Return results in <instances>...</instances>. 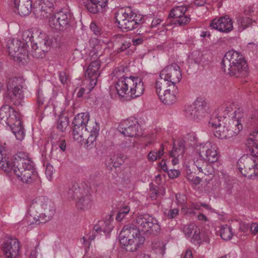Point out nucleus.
Masks as SVG:
<instances>
[{
	"mask_svg": "<svg viewBox=\"0 0 258 258\" xmlns=\"http://www.w3.org/2000/svg\"><path fill=\"white\" fill-rule=\"evenodd\" d=\"M249 226L248 223L244 222H241L239 223V230L243 233H245L249 230Z\"/></svg>",
	"mask_w": 258,
	"mask_h": 258,
	"instance_id": "nucleus-59",
	"label": "nucleus"
},
{
	"mask_svg": "<svg viewBox=\"0 0 258 258\" xmlns=\"http://www.w3.org/2000/svg\"><path fill=\"white\" fill-rule=\"evenodd\" d=\"M14 10L21 16L28 15L32 10L31 0H13Z\"/></svg>",
	"mask_w": 258,
	"mask_h": 258,
	"instance_id": "nucleus-26",
	"label": "nucleus"
},
{
	"mask_svg": "<svg viewBox=\"0 0 258 258\" xmlns=\"http://www.w3.org/2000/svg\"><path fill=\"white\" fill-rule=\"evenodd\" d=\"M28 170H22L20 173L15 174L18 179L26 183H32L39 180V177L35 166L31 167L28 166Z\"/></svg>",
	"mask_w": 258,
	"mask_h": 258,
	"instance_id": "nucleus-25",
	"label": "nucleus"
},
{
	"mask_svg": "<svg viewBox=\"0 0 258 258\" xmlns=\"http://www.w3.org/2000/svg\"><path fill=\"white\" fill-rule=\"evenodd\" d=\"M177 204H183L186 200V196L183 194H177L175 196Z\"/></svg>",
	"mask_w": 258,
	"mask_h": 258,
	"instance_id": "nucleus-57",
	"label": "nucleus"
},
{
	"mask_svg": "<svg viewBox=\"0 0 258 258\" xmlns=\"http://www.w3.org/2000/svg\"><path fill=\"white\" fill-rule=\"evenodd\" d=\"M2 250L5 258H18L20 254L18 240L16 238L8 239L3 243Z\"/></svg>",
	"mask_w": 258,
	"mask_h": 258,
	"instance_id": "nucleus-19",
	"label": "nucleus"
},
{
	"mask_svg": "<svg viewBox=\"0 0 258 258\" xmlns=\"http://www.w3.org/2000/svg\"><path fill=\"white\" fill-rule=\"evenodd\" d=\"M201 207V204H200L197 203H192L189 207L187 208V211H189L190 210H200Z\"/></svg>",
	"mask_w": 258,
	"mask_h": 258,
	"instance_id": "nucleus-62",
	"label": "nucleus"
},
{
	"mask_svg": "<svg viewBox=\"0 0 258 258\" xmlns=\"http://www.w3.org/2000/svg\"><path fill=\"white\" fill-rule=\"evenodd\" d=\"M14 167V159H12L6 154V147L0 144V168L5 172L12 173Z\"/></svg>",
	"mask_w": 258,
	"mask_h": 258,
	"instance_id": "nucleus-24",
	"label": "nucleus"
},
{
	"mask_svg": "<svg viewBox=\"0 0 258 258\" xmlns=\"http://www.w3.org/2000/svg\"><path fill=\"white\" fill-rule=\"evenodd\" d=\"M113 218L111 216L106 220L99 221L93 227V231L97 233L101 234L103 232L105 234L110 233L113 229L112 224Z\"/></svg>",
	"mask_w": 258,
	"mask_h": 258,
	"instance_id": "nucleus-29",
	"label": "nucleus"
},
{
	"mask_svg": "<svg viewBox=\"0 0 258 258\" xmlns=\"http://www.w3.org/2000/svg\"><path fill=\"white\" fill-rule=\"evenodd\" d=\"M152 249L155 252L163 255L165 252V244L160 240L154 241L152 244Z\"/></svg>",
	"mask_w": 258,
	"mask_h": 258,
	"instance_id": "nucleus-43",
	"label": "nucleus"
},
{
	"mask_svg": "<svg viewBox=\"0 0 258 258\" xmlns=\"http://www.w3.org/2000/svg\"><path fill=\"white\" fill-rule=\"evenodd\" d=\"M54 3L55 0H39L34 11L35 17L40 19L47 18L52 12Z\"/></svg>",
	"mask_w": 258,
	"mask_h": 258,
	"instance_id": "nucleus-21",
	"label": "nucleus"
},
{
	"mask_svg": "<svg viewBox=\"0 0 258 258\" xmlns=\"http://www.w3.org/2000/svg\"><path fill=\"white\" fill-rule=\"evenodd\" d=\"M222 124H225V120H223L222 116L220 115L216 111L213 112L209 121V126L217 129Z\"/></svg>",
	"mask_w": 258,
	"mask_h": 258,
	"instance_id": "nucleus-36",
	"label": "nucleus"
},
{
	"mask_svg": "<svg viewBox=\"0 0 258 258\" xmlns=\"http://www.w3.org/2000/svg\"><path fill=\"white\" fill-rule=\"evenodd\" d=\"M234 115L231 118L228 119L227 126L233 130L238 129L239 134L242 128V125L241 124L242 114L239 111H234Z\"/></svg>",
	"mask_w": 258,
	"mask_h": 258,
	"instance_id": "nucleus-32",
	"label": "nucleus"
},
{
	"mask_svg": "<svg viewBox=\"0 0 258 258\" xmlns=\"http://www.w3.org/2000/svg\"><path fill=\"white\" fill-rule=\"evenodd\" d=\"M164 153V148L163 147V145H161V148L158 150H153L150 152V153L148 155V159L149 161H154L157 160L158 159L161 158V157L163 155Z\"/></svg>",
	"mask_w": 258,
	"mask_h": 258,
	"instance_id": "nucleus-46",
	"label": "nucleus"
},
{
	"mask_svg": "<svg viewBox=\"0 0 258 258\" xmlns=\"http://www.w3.org/2000/svg\"><path fill=\"white\" fill-rule=\"evenodd\" d=\"M140 125L137 119L135 118L130 117L122 121L118 127L120 133L124 136L129 137H135L139 135Z\"/></svg>",
	"mask_w": 258,
	"mask_h": 258,
	"instance_id": "nucleus-14",
	"label": "nucleus"
},
{
	"mask_svg": "<svg viewBox=\"0 0 258 258\" xmlns=\"http://www.w3.org/2000/svg\"><path fill=\"white\" fill-rule=\"evenodd\" d=\"M165 189L164 187L159 186L151 185L149 195L152 200H157L164 195Z\"/></svg>",
	"mask_w": 258,
	"mask_h": 258,
	"instance_id": "nucleus-37",
	"label": "nucleus"
},
{
	"mask_svg": "<svg viewBox=\"0 0 258 258\" xmlns=\"http://www.w3.org/2000/svg\"><path fill=\"white\" fill-rule=\"evenodd\" d=\"M54 171V168L51 165L47 164L46 165L45 169V174L47 176V179L49 180H51L52 179Z\"/></svg>",
	"mask_w": 258,
	"mask_h": 258,
	"instance_id": "nucleus-53",
	"label": "nucleus"
},
{
	"mask_svg": "<svg viewBox=\"0 0 258 258\" xmlns=\"http://www.w3.org/2000/svg\"><path fill=\"white\" fill-rule=\"evenodd\" d=\"M210 26L223 33H229L233 29V22L228 15L217 18L211 21Z\"/></svg>",
	"mask_w": 258,
	"mask_h": 258,
	"instance_id": "nucleus-20",
	"label": "nucleus"
},
{
	"mask_svg": "<svg viewBox=\"0 0 258 258\" xmlns=\"http://www.w3.org/2000/svg\"><path fill=\"white\" fill-rule=\"evenodd\" d=\"M167 173L169 177L171 178H176L180 174V171L176 169H170Z\"/></svg>",
	"mask_w": 258,
	"mask_h": 258,
	"instance_id": "nucleus-60",
	"label": "nucleus"
},
{
	"mask_svg": "<svg viewBox=\"0 0 258 258\" xmlns=\"http://www.w3.org/2000/svg\"><path fill=\"white\" fill-rule=\"evenodd\" d=\"M102 42L96 38L91 39L89 41L92 49L90 50V56L87 59L91 62L89 64L85 73V77L87 78L86 81L87 84H89L88 92H91L96 86L97 79L100 75V63L98 58L102 53Z\"/></svg>",
	"mask_w": 258,
	"mask_h": 258,
	"instance_id": "nucleus-2",
	"label": "nucleus"
},
{
	"mask_svg": "<svg viewBox=\"0 0 258 258\" xmlns=\"http://www.w3.org/2000/svg\"><path fill=\"white\" fill-rule=\"evenodd\" d=\"M116 22L122 31H129L140 27L142 24V18L138 16L131 8H121L115 14Z\"/></svg>",
	"mask_w": 258,
	"mask_h": 258,
	"instance_id": "nucleus-6",
	"label": "nucleus"
},
{
	"mask_svg": "<svg viewBox=\"0 0 258 258\" xmlns=\"http://www.w3.org/2000/svg\"><path fill=\"white\" fill-rule=\"evenodd\" d=\"M187 8L184 6L174 7L169 13L170 18L174 19L173 23L176 26H182L189 23L190 18L186 14Z\"/></svg>",
	"mask_w": 258,
	"mask_h": 258,
	"instance_id": "nucleus-17",
	"label": "nucleus"
},
{
	"mask_svg": "<svg viewBox=\"0 0 258 258\" xmlns=\"http://www.w3.org/2000/svg\"><path fill=\"white\" fill-rule=\"evenodd\" d=\"M160 76L171 83V85H175V84L179 82L182 78L180 68L176 63H173L165 67L161 71Z\"/></svg>",
	"mask_w": 258,
	"mask_h": 258,
	"instance_id": "nucleus-15",
	"label": "nucleus"
},
{
	"mask_svg": "<svg viewBox=\"0 0 258 258\" xmlns=\"http://www.w3.org/2000/svg\"><path fill=\"white\" fill-rule=\"evenodd\" d=\"M72 15L68 10H62L52 15L49 19L48 23L51 29L57 31L66 30L70 26Z\"/></svg>",
	"mask_w": 258,
	"mask_h": 258,
	"instance_id": "nucleus-8",
	"label": "nucleus"
},
{
	"mask_svg": "<svg viewBox=\"0 0 258 258\" xmlns=\"http://www.w3.org/2000/svg\"><path fill=\"white\" fill-rule=\"evenodd\" d=\"M233 104H226L224 106L219 107L215 111L222 116L223 120L227 121L228 119L230 118V115L233 114Z\"/></svg>",
	"mask_w": 258,
	"mask_h": 258,
	"instance_id": "nucleus-34",
	"label": "nucleus"
},
{
	"mask_svg": "<svg viewBox=\"0 0 258 258\" xmlns=\"http://www.w3.org/2000/svg\"><path fill=\"white\" fill-rule=\"evenodd\" d=\"M225 121V124L219 126L214 132L215 137L220 139H226L236 136L238 134V129L236 130H231L229 128Z\"/></svg>",
	"mask_w": 258,
	"mask_h": 258,
	"instance_id": "nucleus-28",
	"label": "nucleus"
},
{
	"mask_svg": "<svg viewBox=\"0 0 258 258\" xmlns=\"http://www.w3.org/2000/svg\"><path fill=\"white\" fill-rule=\"evenodd\" d=\"M7 99L16 106L21 105L24 99L23 86L21 80L12 78L7 81Z\"/></svg>",
	"mask_w": 258,
	"mask_h": 258,
	"instance_id": "nucleus-7",
	"label": "nucleus"
},
{
	"mask_svg": "<svg viewBox=\"0 0 258 258\" xmlns=\"http://www.w3.org/2000/svg\"><path fill=\"white\" fill-rule=\"evenodd\" d=\"M170 85L171 83L164 79L163 77L160 76V78L157 79L155 85L157 94L159 95V94L163 92L164 90L169 88V86Z\"/></svg>",
	"mask_w": 258,
	"mask_h": 258,
	"instance_id": "nucleus-38",
	"label": "nucleus"
},
{
	"mask_svg": "<svg viewBox=\"0 0 258 258\" xmlns=\"http://www.w3.org/2000/svg\"><path fill=\"white\" fill-rule=\"evenodd\" d=\"M258 144V131L254 130L247 139L246 145L249 148L255 147Z\"/></svg>",
	"mask_w": 258,
	"mask_h": 258,
	"instance_id": "nucleus-44",
	"label": "nucleus"
},
{
	"mask_svg": "<svg viewBox=\"0 0 258 258\" xmlns=\"http://www.w3.org/2000/svg\"><path fill=\"white\" fill-rule=\"evenodd\" d=\"M7 46L9 55L15 60L21 61L28 55L26 43H22L20 39H9L7 42Z\"/></svg>",
	"mask_w": 258,
	"mask_h": 258,
	"instance_id": "nucleus-12",
	"label": "nucleus"
},
{
	"mask_svg": "<svg viewBox=\"0 0 258 258\" xmlns=\"http://www.w3.org/2000/svg\"><path fill=\"white\" fill-rule=\"evenodd\" d=\"M200 241L198 242H194L195 244H199L202 242H209V236L208 234L205 233H202L200 231L199 233Z\"/></svg>",
	"mask_w": 258,
	"mask_h": 258,
	"instance_id": "nucleus-54",
	"label": "nucleus"
},
{
	"mask_svg": "<svg viewBox=\"0 0 258 258\" xmlns=\"http://www.w3.org/2000/svg\"><path fill=\"white\" fill-rule=\"evenodd\" d=\"M205 111L203 104L199 101H196L192 104L186 106L184 114L190 119H201Z\"/></svg>",
	"mask_w": 258,
	"mask_h": 258,
	"instance_id": "nucleus-22",
	"label": "nucleus"
},
{
	"mask_svg": "<svg viewBox=\"0 0 258 258\" xmlns=\"http://www.w3.org/2000/svg\"><path fill=\"white\" fill-rule=\"evenodd\" d=\"M113 74L116 81L114 87L120 98L127 97L135 98L143 94L145 88L140 78L125 77L123 68L114 69Z\"/></svg>",
	"mask_w": 258,
	"mask_h": 258,
	"instance_id": "nucleus-1",
	"label": "nucleus"
},
{
	"mask_svg": "<svg viewBox=\"0 0 258 258\" xmlns=\"http://www.w3.org/2000/svg\"><path fill=\"white\" fill-rule=\"evenodd\" d=\"M34 211L39 214L37 219L35 217L34 218L35 223L39 224L50 221L55 213V208L53 202L46 197L40 196L31 201L29 208V219L32 217V214H34Z\"/></svg>",
	"mask_w": 258,
	"mask_h": 258,
	"instance_id": "nucleus-4",
	"label": "nucleus"
},
{
	"mask_svg": "<svg viewBox=\"0 0 258 258\" xmlns=\"http://www.w3.org/2000/svg\"><path fill=\"white\" fill-rule=\"evenodd\" d=\"M140 230L134 224H128L124 226L119 235L120 242L126 246L127 251H135L143 244L145 238L140 233Z\"/></svg>",
	"mask_w": 258,
	"mask_h": 258,
	"instance_id": "nucleus-5",
	"label": "nucleus"
},
{
	"mask_svg": "<svg viewBox=\"0 0 258 258\" xmlns=\"http://www.w3.org/2000/svg\"><path fill=\"white\" fill-rule=\"evenodd\" d=\"M253 23H255V21L248 17H240L237 19L239 29L241 31L250 27Z\"/></svg>",
	"mask_w": 258,
	"mask_h": 258,
	"instance_id": "nucleus-41",
	"label": "nucleus"
},
{
	"mask_svg": "<svg viewBox=\"0 0 258 258\" xmlns=\"http://www.w3.org/2000/svg\"><path fill=\"white\" fill-rule=\"evenodd\" d=\"M220 235L224 240L231 239L233 236L232 228L228 225L222 226L220 229Z\"/></svg>",
	"mask_w": 258,
	"mask_h": 258,
	"instance_id": "nucleus-40",
	"label": "nucleus"
},
{
	"mask_svg": "<svg viewBox=\"0 0 258 258\" xmlns=\"http://www.w3.org/2000/svg\"><path fill=\"white\" fill-rule=\"evenodd\" d=\"M90 120L89 113L83 112L78 113L75 117L73 122L74 125L73 135L75 140L81 142L84 140V136H87L85 129L87 124H89Z\"/></svg>",
	"mask_w": 258,
	"mask_h": 258,
	"instance_id": "nucleus-11",
	"label": "nucleus"
},
{
	"mask_svg": "<svg viewBox=\"0 0 258 258\" xmlns=\"http://www.w3.org/2000/svg\"><path fill=\"white\" fill-rule=\"evenodd\" d=\"M195 149L199 157L211 163L217 162L220 156L217 146L211 142L198 143Z\"/></svg>",
	"mask_w": 258,
	"mask_h": 258,
	"instance_id": "nucleus-9",
	"label": "nucleus"
},
{
	"mask_svg": "<svg viewBox=\"0 0 258 258\" xmlns=\"http://www.w3.org/2000/svg\"><path fill=\"white\" fill-rule=\"evenodd\" d=\"M184 152V148L183 146L179 145L178 147L174 146L172 150L169 153L170 157H174L179 158L182 156Z\"/></svg>",
	"mask_w": 258,
	"mask_h": 258,
	"instance_id": "nucleus-48",
	"label": "nucleus"
},
{
	"mask_svg": "<svg viewBox=\"0 0 258 258\" xmlns=\"http://www.w3.org/2000/svg\"><path fill=\"white\" fill-rule=\"evenodd\" d=\"M86 82V84L88 85V86H87L86 88H81L80 90L79 91V92H78L77 93V96L78 97H81L85 93H87V94H88L89 93H90V92H88V88H89V84H87V82Z\"/></svg>",
	"mask_w": 258,
	"mask_h": 258,
	"instance_id": "nucleus-61",
	"label": "nucleus"
},
{
	"mask_svg": "<svg viewBox=\"0 0 258 258\" xmlns=\"http://www.w3.org/2000/svg\"><path fill=\"white\" fill-rule=\"evenodd\" d=\"M144 38L141 36H136L132 39V42L135 46L142 44Z\"/></svg>",
	"mask_w": 258,
	"mask_h": 258,
	"instance_id": "nucleus-58",
	"label": "nucleus"
},
{
	"mask_svg": "<svg viewBox=\"0 0 258 258\" xmlns=\"http://www.w3.org/2000/svg\"><path fill=\"white\" fill-rule=\"evenodd\" d=\"M237 164L241 174L248 177H252L256 166L255 161L250 156L241 157L238 161Z\"/></svg>",
	"mask_w": 258,
	"mask_h": 258,
	"instance_id": "nucleus-18",
	"label": "nucleus"
},
{
	"mask_svg": "<svg viewBox=\"0 0 258 258\" xmlns=\"http://www.w3.org/2000/svg\"><path fill=\"white\" fill-rule=\"evenodd\" d=\"M90 2L87 5V8L91 13L95 14L104 11L108 0H90Z\"/></svg>",
	"mask_w": 258,
	"mask_h": 258,
	"instance_id": "nucleus-33",
	"label": "nucleus"
},
{
	"mask_svg": "<svg viewBox=\"0 0 258 258\" xmlns=\"http://www.w3.org/2000/svg\"><path fill=\"white\" fill-rule=\"evenodd\" d=\"M201 172L207 175H212L215 173V169L212 164H209L207 162Z\"/></svg>",
	"mask_w": 258,
	"mask_h": 258,
	"instance_id": "nucleus-51",
	"label": "nucleus"
},
{
	"mask_svg": "<svg viewBox=\"0 0 258 258\" xmlns=\"http://www.w3.org/2000/svg\"><path fill=\"white\" fill-rule=\"evenodd\" d=\"M177 88L175 85L169 86V88L164 90V92L159 94L158 96L161 101L164 104H171L176 101L175 93Z\"/></svg>",
	"mask_w": 258,
	"mask_h": 258,
	"instance_id": "nucleus-27",
	"label": "nucleus"
},
{
	"mask_svg": "<svg viewBox=\"0 0 258 258\" xmlns=\"http://www.w3.org/2000/svg\"><path fill=\"white\" fill-rule=\"evenodd\" d=\"M48 98V94L46 91L39 88L37 91V99L36 111L37 113L42 114L46 107L45 102Z\"/></svg>",
	"mask_w": 258,
	"mask_h": 258,
	"instance_id": "nucleus-30",
	"label": "nucleus"
},
{
	"mask_svg": "<svg viewBox=\"0 0 258 258\" xmlns=\"http://www.w3.org/2000/svg\"><path fill=\"white\" fill-rule=\"evenodd\" d=\"M69 125V118L67 116H59L57 122L56 127L60 131L63 132L67 128Z\"/></svg>",
	"mask_w": 258,
	"mask_h": 258,
	"instance_id": "nucleus-45",
	"label": "nucleus"
},
{
	"mask_svg": "<svg viewBox=\"0 0 258 258\" xmlns=\"http://www.w3.org/2000/svg\"><path fill=\"white\" fill-rule=\"evenodd\" d=\"M130 211V208L129 206L125 205L121 207L116 216V220L118 221H121L123 218L128 214Z\"/></svg>",
	"mask_w": 258,
	"mask_h": 258,
	"instance_id": "nucleus-47",
	"label": "nucleus"
},
{
	"mask_svg": "<svg viewBox=\"0 0 258 258\" xmlns=\"http://www.w3.org/2000/svg\"><path fill=\"white\" fill-rule=\"evenodd\" d=\"M21 119L20 114L12 107L5 105L1 108V123L7 125L10 127L13 125H19L21 123Z\"/></svg>",
	"mask_w": 258,
	"mask_h": 258,
	"instance_id": "nucleus-13",
	"label": "nucleus"
},
{
	"mask_svg": "<svg viewBox=\"0 0 258 258\" xmlns=\"http://www.w3.org/2000/svg\"><path fill=\"white\" fill-rule=\"evenodd\" d=\"M179 214V209L177 208H174L169 211L167 217L169 219H173L175 218Z\"/></svg>",
	"mask_w": 258,
	"mask_h": 258,
	"instance_id": "nucleus-56",
	"label": "nucleus"
},
{
	"mask_svg": "<svg viewBox=\"0 0 258 258\" xmlns=\"http://www.w3.org/2000/svg\"><path fill=\"white\" fill-rule=\"evenodd\" d=\"M114 46L117 52L119 53L126 50L130 46V43L125 40V38L122 36H117L114 44Z\"/></svg>",
	"mask_w": 258,
	"mask_h": 258,
	"instance_id": "nucleus-35",
	"label": "nucleus"
},
{
	"mask_svg": "<svg viewBox=\"0 0 258 258\" xmlns=\"http://www.w3.org/2000/svg\"><path fill=\"white\" fill-rule=\"evenodd\" d=\"M39 47L42 51H47L48 47L50 45V42L45 38L41 40V41L38 40Z\"/></svg>",
	"mask_w": 258,
	"mask_h": 258,
	"instance_id": "nucleus-52",
	"label": "nucleus"
},
{
	"mask_svg": "<svg viewBox=\"0 0 258 258\" xmlns=\"http://www.w3.org/2000/svg\"><path fill=\"white\" fill-rule=\"evenodd\" d=\"M99 131V126L95 121H90L89 124H87L85 132L87 135H89L86 143L87 148L88 149H91L95 146Z\"/></svg>",
	"mask_w": 258,
	"mask_h": 258,
	"instance_id": "nucleus-23",
	"label": "nucleus"
},
{
	"mask_svg": "<svg viewBox=\"0 0 258 258\" xmlns=\"http://www.w3.org/2000/svg\"><path fill=\"white\" fill-rule=\"evenodd\" d=\"M250 230L252 234L255 235L258 232V224L256 223H252L249 226Z\"/></svg>",
	"mask_w": 258,
	"mask_h": 258,
	"instance_id": "nucleus-64",
	"label": "nucleus"
},
{
	"mask_svg": "<svg viewBox=\"0 0 258 258\" xmlns=\"http://www.w3.org/2000/svg\"><path fill=\"white\" fill-rule=\"evenodd\" d=\"M33 37V33L29 30H27L22 32V38L23 39L22 43H26V48L27 49L28 46V43L31 42Z\"/></svg>",
	"mask_w": 258,
	"mask_h": 258,
	"instance_id": "nucleus-49",
	"label": "nucleus"
},
{
	"mask_svg": "<svg viewBox=\"0 0 258 258\" xmlns=\"http://www.w3.org/2000/svg\"><path fill=\"white\" fill-rule=\"evenodd\" d=\"M13 134L15 135L17 139L22 140L24 138L25 133L24 128L22 126V122L19 125H13L10 127Z\"/></svg>",
	"mask_w": 258,
	"mask_h": 258,
	"instance_id": "nucleus-42",
	"label": "nucleus"
},
{
	"mask_svg": "<svg viewBox=\"0 0 258 258\" xmlns=\"http://www.w3.org/2000/svg\"><path fill=\"white\" fill-rule=\"evenodd\" d=\"M183 231L186 237H191L190 241L192 243L200 241V229L194 223L185 225Z\"/></svg>",
	"mask_w": 258,
	"mask_h": 258,
	"instance_id": "nucleus-31",
	"label": "nucleus"
},
{
	"mask_svg": "<svg viewBox=\"0 0 258 258\" xmlns=\"http://www.w3.org/2000/svg\"><path fill=\"white\" fill-rule=\"evenodd\" d=\"M207 161L204 158L200 157L199 159H197L196 161H194V165L197 168L199 172H201L207 164Z\"/></svg>",
	"mask_w": 258,
	"mask_h": 258,
	"instance_id": "nucleus-50",
	"label": "nucleus"
},
{
	"mask_svg": "<svg viewBox=\"0 0 258 258\" xmlns=\"http://www.w3.org/2000/svg\"><path fill=\"white\" fill-rule=\"evenodd\" d=\"M221 69L226 74L239 77L246 73L247 65L241 53L234 50H230L223 58Z\"/></svg>",
	"mask_w": 258,
	"mask_h": 258,
	"instance_id": "nucleus-3",
	"label": "nucleus"
},
{
	"mask_svg": "<svg viewBox=\"0 0 258 258\" xmlns=\"http://www.w3.org/2000/svg\"><path fill=\"white\" fill-rule=\"evenodd\" d=\"M135 145V143L134 142H132L131 140H128V142L125 143H123L122 144V148L125 149H130L132 147H134Z\"/></svg>",
	"mask_w": 258,
	"mask_h": 258,
	"instance_id": "nucleus-63",
	"label": "nucleus"
},
{
	"mask_svg": "<svg viewBox=\"0 0 258 258\" xmlns=\"http://www.w3.org/2000/svg\"><path fill=\"white\" fill-rule=\"evenodd\" d=\"M92 206V200L89 195L80 199L77 203V208L79 209L85 210L90 209Z\"/></svg>",
	"mask_w": 258,
	"mask_h": 258,
	"instance_id": "nucleus-39",
	"label": "nucleus"
},
{
	"mask_svg": "<svg viewBox=\"0 0 258 258\" xmlns=\"http://www.w3.org/2000/svg\"><path fill=\"white\" fill-rule=\"evenodd\" d=\"M14 165L13 173L15 174L20 173L22 170H28V166L34 167V163L28 154L19 152L14 156Z\"/></svg>",
	"mask_w": 258,
	"mask_h": 258,
	"instance_id": "nucleus-16",
	"label": "nucleus"
},
{
	"mask_svg": "<svg viewBox=\"0 0 258 258\" xmlns=\"http://www.w3.org/2000/svg\"><path fill=\"white\" fill-rule=\"evenodd\" d=\"M90 29L96 35L101 34V29L94 22H92L90 24Z\"/></svg>",
	"mask_w": 258,
	"mask_h": 258,
	"instance_id": "nucleus-55",
	"label": "nucleus"
},
{
	"mask_svg": "<svg viewBox=\"0 0 258 258\" xmlns=\"http://www.w3.org/2000/svg\"><path fill=\"white\" fill-rule=\"evenodd\" d=\"M135 224L144 233L155 234L161 230L157 220L148 215L138 216L135 221Z\"/></svg>",
	"mask_w": 258,
	"mask_h": 258,
	"instance_id": "nucleus-10",
	"label": "nucleus"
}]
</instances>
